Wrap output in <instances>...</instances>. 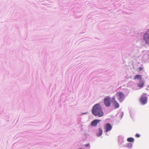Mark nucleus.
I'll return each mask as SVG.
<instances>
[{
  "label": "nucleus",
  "mask_w": 149,
  "mask_h": 149,
  "mask_svg": "<svg viewBox=\"0 0 149 149\" xmlns=\"http://www.w3.org/2000/svg\"><path fill=\"white\" fill-rule=\"evenodd\" d=\"M102 134V130L101 128H99L98 129V131L96 134V135L97 136H100Z\"/></svg>",
  "instance_id": "1a4fd4ad"
},
{
  "label": "nucleus",
  "mask_w": 149,
  "mask_h": 149,
  "mask_svg": "<svg viewBox=\"0 0 149 149\" xmlns=\"http://www.w3.org/2000/svg\"><path fill=\"white\" fill-rule=\"evenodd\" d=\"M113 100V104L115 108H118L119 107V103L116 101L115 100V97H113L112 98Z\"/></svg>",
  "instance_id": "0eeeda50"
},
{
  "label": "nucleus",
  "mask_w": 149,
  "mask_h": 149,
  "mask_svg": "<svg viewBox=\"0 0 149 149\" xmlns=\"http://www.w3.org/2000/svg\"><path fill=\"white\" fill-rule=\"evenodd\" d=\"M144 85V83L143 82L141 81L138 84V87H142Z\"/></svg>",
  "instance_id": "9d476101"
},
{
  "label": "nucleus",
  "mask_w": 149,
  "mask_h": 149,
  "mask_svg": "<svg viewBox=\"0 0 149 149\" xmlns=\"http://www.w3.org/2000/svg\"><path fill=\"white\" fill-rule=\"evenodd\" d=\"M139 71H140L142 70L143 69V68L141 67H140L139 68Z\"/></svg>",
  "instance_id": "4468645a"
},
{
  "label": "nucleus",
  "mask_w": 149,
  "mask_h": 149,
  "mask_svg": "<svg viewBox=\"0 0 149 149\" xmlns=\"http://www.w3.org/2000/svg\"><path fill=\"white\" fill-rule=\"evenodd\" d=\"M127 141L129 142H133L134 141V139L132 137L128 138Z\"/></svg>",
  "instance_id": "f8f14e48"
},
{
  "label": "nucleus",
  "mask_w": 149,
  "mask_h": 149,
  "mask_svg": "<svg viewBox=\"0 0 149 149\" xmlns=\"http://www.w3.org/2000/svg\"><path fill=\"white\" fill-rule=\"evenodd\" d=\"M89 146V144H87L85 145V146L86 147H87Z\"/></svg>",
  "instance_id": "2eb2a0df"
},
{
  "label": "nucleus",
  "mask_w": 149,
  "mask_h": 149,
  "mask_svg": "<svg viewBox=\"0 0 149 149\" xmlns=\"http://www.w3.org/2000/svg\"><path fill=\"white\" fill-rule=\"evenodd\" d=\"M101 121L98 119H95L93 120L91 123V125L92 126H96L97 124Z\"/></svg>",
  "instance_id": "6e6552de"
},
{
  "label": "nucleus",
  "mask_w": 149,
  "mask_h": 149,
  "mask_svg": "<svg viewBox=\"0 0 149 149\" xmlns=\"http://www.w3.org/2000/svg\"><path fill=\"white\" fill-rule=\"evenodd\" d=\"M143 39L146 44H149V30H148L147 32L144 34Z\"/></svg>",
  "instance_id": "20e7f679"
},
{
  "label": "nucleus",
  "mask_w": 149,
  "mask_h": 149,
  "mask_svg": "<svg viewBox=\"0 0 149 149\" xmlns=\"http://www.w3.org/2000/svg\"><path fill=\"white\" fill-rule=\"evenodd\" d=\"M111 97L109 96L106 97L104 100V102L105 106L108 107L111 105Z\"/></svg>",
  "instance_id": "7ed1b4c3"
},
{
  "label": "nucleus",
  "mask_w": 149,
  "mask_h": 149,
  "mask_svg": "<svg viewBox=\"0 0 149 149\" xmlns=\"http://www.w3.org/2000/svg\"><path fill=\"white\" fill-rule=\"evenodd\" d=\"M116 96L118 97V99L120 103H122L124 100L125 96L121 92H117L116 94Z\"/></svg>",
  "instance_id": "f03ea898"
},
{
  "label": "nucleus",
  "mask_w": 149,
  "mask_h": 149,
  "mask_svg": "<svg viewBox=\"0 0 149 149\" xmlns=\"http://www.w3.org/2000/svg\"><path fill=\"white\" fill-rule=\"evenodd\" d=\"M134 79L136 80V79H142L141 76L139 75H136L134 77Z\"/></svg>",
  "instance_id": "9b49d317"
},
{
  "label": "nucleus",
  "mask_w": 149,
  "mask_h": 149,
  "mask_svg": "<svg viewBox=\"0 0 149 149\" xmlns=\"http://www.w3.org/2000/svg\"><path fill=\"white\" fill-rule=\"evenodd\" d=\"M136 136L137 138H139L140 136V135L139 134H136Z\"/></svg>",
  "instance_id": "ddd939ff"
},
{
  "label": "nucleus",
  "mask_w": 149,
  "mask_h": 149,
  "mask_svg": "<svg viewBox=\"0 0 149 149\" xmlns=\"http://www.w3.org/2000/svg\"><path fill=\"white\" fill-rule=\"evenodd\" d=\"M92 113L95 116L99 117L103 116L104 115L102 107L99 103L96 104L93 106Z\"/></svg>",
  "instance_id": "f257e3e1"
},
{
  "label": "nucleus",
  "mask_w": 149,
  "mask_h": 149,
  "mask_svg": "<svg viewBox=\"0 0 149 149\" xmlns=\"http://www.w3.org/2000/svg\"><path fill=\"white\" fill-rule=\"evenodd\" d=\"M147 101V98L143 96H141L139 100V101L142 104H146Z\"/></svg>",
  "instance_id": "423d86ee"
},
{
  "label": "nucleus",
  "mask_w": 149,
  "mask_h": 149,
  "mask_svg": "<svg viewBox=\"0 0 149 149\" xmlns=\"http://www.w3.org/2000/svg\"><path fill=\"white\" fill-rule=\"evenodd\" d=\"M104 128L105 132H107L110 131L112 128V126L109 123L105 124Z\"/></svg>",
  "instance_id": "39448f33"
}]
</instances>
